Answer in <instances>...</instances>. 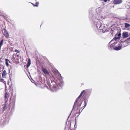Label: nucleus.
Masks as SVG:
<instances>
[{
	"mask_svg": "<svg viewBox=\"0 0 130 130\" xmlns=\"http://www.w3.org/2000/svg\"><path fill=\"white\" fill-rule=\"evenodd\" d=\"M125 28H128L130 26V25L128 24L127 23H125Z\"/></svg>",
	"mask_w": 130,
	"mask_h": 130,
	"instance_id": "12",
	"label": "nucleus"
},
{
	"mask_svg": "<svg viewBox=\"0 0 130 130\" xmlns=\"http://www.w3.org/2000/svg\"><path fill=\"white\" fill-rule=\"evenodd\" d=\"M3 40H2L1 41V42H0V50L1 49V47L3 44Z\"/></svg>",
	"mask_w": 130,
	"mask_h": 130,
	"instance_id": "14",
	"label": "nucleus"
},
{
	"mask_svg": "<svg viewBox=\"0 0 130 130\" xmlns=\"http://www.w3.org/2000/svg\"><path fill=\"white\" fill-rule=\"evenodd\" d=\"M58 85L59 86H60L61 87H62L63 85V82H61V83L60 84H59Z\"/></svg>",
	"mask_w": 130,
	"mask_h": 130,
	"instance_id": "16",
	"label": "nucleus"
},
{
	"mask_svg": "<svg viewBox=\"0 0 130 130\" xmlns=\"http://www.w3.org/2000/svg\"><path fill=\"white\" fill-rule=\"evenodd\" d=\"M42 70L45 74L47 75L49 74V73L46 69L42 68Z\"/></svg>",
	"mask_w": 130,
	"mask_h": 130,
	"instance_id": "9",
	"label": "nucleus"
},
{
	"mask_svg": "<svg viewBox=\"0 0 130 130\" xmlns=\"http://www.w3.org/2000/svg\"><path fill=\"white\" fill-rule=\"evenodd\" d=\"M122 36L123 38H126L128 36V34L127 32H124L123 33Z\"/></svg>",
	"mask_w": 130,
	"mask_h": 130,
	"instance_id": "8",
	"label": "nucleus"
},
{
	"mask_svg": "<svg viewBox=\"0 0 130 130\" xmlns=\"http://www.w3.org/2000/svg\"><path fill=\"white\" fill-rule=\"evenodd\" d=\"M7 73L6 70H4L2 74V76L3 77H5L6 76Z\"/></svg>",
	"mask_w": 130,
	"mask_h": 130,
	"instance_id": "10",
	"label": "nucleus"
},
{
	"mask_svg": "<svg viewBox=\"0 0 130 130\" xmlns=\"http://www.w3.org/2000/svg\"><path fill=\"white\" fill-rule=\"evenodd\" d=\"M122 0H114L113 3L116 4H119L122 3Z\"/></svg>",
	"mask_w": 130,
	"mask_h": 130,
	"instance_id": "6",
	"label": "nucleus"
},
{
	"mask_svg": "<svg viewBox=\"0 0 130 130\" xmlns=\"http://www.w3.org/2000/svg\"><path fill=\"white\" fill-rule=\"evenodd\" d=\"M4 35L6 36V37H8V34L7 33H5V32H4Z\"/></svg>",
	"mask_w": 130,
	"mask_h": 130,
	"instance_id": "17",
	"label": "nucleus"
},
{
	"mask_svg": "<svg viewBox=\"0 0 130 130\" xmlns=\"http://www.w3.org/2000/svg\"><path fill=\"white\" fill-rule=\"evenodd\" d=\"M8 60L7 59H6V65L7 66H8Z\"/></svg>",
	"mask_w": 130,
	"mask_h": 130,
	"instance_id": "15",
	"label": "nucleus"
},
{
	"mask_svg": "<svg viewBox=\"0 0 130 130\" xmlns=\"http://www.w3.org/2000/svg\"><path fill=\"white\" fill-rule=\"evenodd\" d=\"M126 40L127 41H129V40H130V37L127 38L126 39Z\"/></svg>",
	"mask_w": 130,
	"mask_h": 130,
	"instance_id": "19",
	"label": "nucleus"
},
{
	"mask_svg": "<svg viewBox=\"0 0 130 130\" xmlns=\"http://www.w3.org/2000/svg\"><path fill=\"white\" fill-rule=\"evenodd\" d=\"M5 94L4 98H5V103L4 104L5 106L4 107V109H6L7 107L8 106V90L7 89V87L6 86V84L5 85Z\"/></svg>",
	"mask_w": 130,
	"mask_h": 130,
	"instance_id": "1",
	"label": "nucleus"
},
{
	"mask_svg": "<svg viewBox=\"0 0 130 130\" xmlns=\"http://www.w3.org/2000/svg\"><path fill=\"white\" fill-rule=\"evenodd\" d=\"M121 35V33H119L118 35H116L115 36V37L109 43V45H111L112 46L113 45H115L117 43V42H114L113 43L114 41V40L116 41L117 40H119L120 37Z\"/></svg>",
	"mask_w": 130,
	"mask_h": 130,
	"instance_id": "2",
	"label": "nucleus"
},
{
	"mask_svg": "<svg viewBox=\"0 0 130 130\" xmlns=\"http://www.w3.org/2000/svg\"><path fill=\"white\" fill-rule=\"evenodd\" d=\"M34 6H38V5H34Z\"/></svg>",
	"mask_w": 130,
	"mask_h": 130,
	"instance_id": "21",
	"label": "nucleus"
},
{
	"mask_svg": "<svg viewBox=\"0 0 130 130\" xmlns=\"http://www.w3.org/2000/svg\"><path fill=\"white\" fill-rule=\"evenodd\" d=\"M86 92L85 91V90H84L81 93L80 95L77 98L76 100L75 101L74 104V105H76L77 104H78L79 103L80 101V98L83 94L84 95L86 93Z\"/></svg>",
	"mask_w": 130,
	"mask_h": 130,
	"instance_id": "4",
	"label": "nucleus"
},
{
	"mask_svg": "<svg viewBox=\"0 0 130 130\" xmlns=\"http://www.w3.org/2000/svg\"><path fill=\"white\" fill-rule=\"evenodd\" d=\"M31 64V60L30 58L28 59V62L27 67V68Z\"/></svg>",
	"mask_w": 130,
	"mask_h": 130,
	"instance_id": "11",
	"label": "nucleus"
},
{
	"mask_svg": "<svg viewBox=\"0 0 130 130\" xmlns=\"http://www.w3.org/2000/svg\"><path fill=\"white\" fill-rule=\"evenodd\" d=\"M102 25H101L100 26H99L98 25H96V27L97 28H98L99 27V29L100 30H101L103 29L102 27Z\"/></svg>",
	"mask_w": 130,
	"mask_h": 130,
	"instance_id": "13",
	"label": "nucleus"
},
{
	"mask_svg": "<svg viewBox=\"0 0 130 130\" xmlns=\"http://www.w3.org/2000/svg\"><path fill=\"white\" fill-rule=\"evenodd\" d=\"M4 31V32H5L6 31H5V30H3V32Z\"/></svg>",
	"mask_w": 130,
	"mask_h": 130,
	"instance_id": "20",
	"label": "nucleus"
},
{
	"mask_svg": "<svg viewBox=\"0 0 130 130\" xmlns=\"http://www.w3.org/2000/svg\"><path fill=\"white\" fill-rule=\"evenodd\" d=\"M86 106V104H85V106H84V107H85Z\"/></svg>",
	"mask_w": 130,
	"mask_h": 130,
	"instance_id": "22",
	"label": "nucleus"
},
{
	"mask_svg": "<svg viewBox=\"0 0 130 130\" xmlns=\"http://www.w3.org/2000/svg\"><path fill=\"white\" fill-rule=\"evenodd\" d=\"M15 51L16 52H17L18 53H20V52L18 51V50H15Z\"/></svg>",
	"mask_w": 130,
	"mask_h": 130,
	"instance_id": "18",
	"label": "nucleus"
},
{
	"mask_svg": "<svg viewBox=\"0 0 130 130\" xmlns=\"http://www.w3.org/2000/svg\"><path fill=\"white\" fill-rule=\"evenodd\" d=\"M20 56L19 54H13L12 58V60L15 62H17V61L19 60L20 59Z\"/></svg>",
	"mask_w": 130,
	"mask_h": 130,
	"instance_id": "3",
	"label": "nucleus"
},
{
	"mask_svg": "<svg viewBox=\"0 0 130 130\" xmlns=\"http://www.w3.org/2000/svg\"><path fill=\"white\" fill-rule=\"evenodd\" d=\"M122 47L120 44L118 46H116L113 48V49L115 50L118 51L122 49Z\"/></svg>",
	"mask_w": 130,
	"mask_h": 130,
	"instance_id": "7",
	"label": "nucleus"
},
{
	"mask_svg": "<svg viewBox=\"0 0 130 130\" xmlns=\"http://www.w3.org/2000/svg\"><path fill=\"white\" fill-rule=\"evenodd\" d=\"M2 62V61H1V59H0V62Z\"/></svg>",
	"mask_w": 130,
	"mask_h": 130,
	"instance_id": "23",
	"label": "nucleus"
},
{
	"mask_svg": "<svg viewBox=\"0 0 130 130\" xmlns=\"http://www.w3.org/2000/svg\"><path fill=\"white\" fill-rule=\"evenodd\" d=\"M130 41H128L126 40L125 41H121L120 44L122 47H124L127 45L128 43Z\"/></svg>",
	"mask_w": 130,
	"mask_h": 130,
	"instance_id": "5",
	"label": "nucleus"
}]
</instances>
